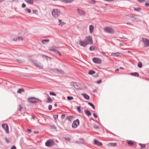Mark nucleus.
<instances>
[{
    "mask_svg": "<svg viewBox=\"0 0 149 149\" xmlns=\"http://www.w3.org/2000/svg\"><path fill=\"white\" fill-rule=\"evenodd\" d=\"M52 13L53 17L57 18L60 14V10L57 8L54 9L52 10Z\"/></svg>",
    "mask_w": 149,
    "mask_h": 149,
    "instance_id": "f257e3e1",
    "label": "nucleus"
},
{
    "mask_svg": "<svg viewBox=\"0 0 149 149\" xmlns=\"http://www.w3.org/2000/svg\"><path fill=\"white\" fill-rule=\"evenodd\" d=\"M27 100L29 103H36L41 101L39 99L34 97H29L28 98Z\"/></svg>",
    "mask_w": 149,
    "mask_h": 149,
    "instance_id": "f03ea898",
    "label": "nucleus"
},
{
    "mask_svg": "<svg viewBox=\"0 0 149 149\" xmlns=\"http://www.w3.org/2000/svg\"><path fill=\"white\" fill-rule=\"evenodd\" d=\"M104 32L108 33L113 34L114 32V31L113 29L109 27H106L104 29Z\"/></svg>",
    "mask_w": 149,
    "mask_h": 149,
    "instance_id": "7ed1b4c3",
    "label": "nucleus"
},
{
    "mask_svg": "<svg viewBox=\"0 0 149 149\" xmlns=\"http://www.w3.org/2000/svg\"><path fill=\"white\" fill-rule=\"evenodd\" d=\"M54 144V141L51 139H49L45 143V145L48 147H51Z\"/></svg>",
    "mask_w": 149,
    "mask_h": 149,
    "instance_id": "20e7f679",
    "label": "nucleus"
},
{
    "mask_svg": "<svg viewBox=\"0 0 149 149\" xmlns=\"http://www.w3.org/2000/svg\"><path fill=\"white\" fill-rule=\"evenodd\" d=\"M85 41L86 42H88V44L90 43L92 44L93 43V41L92 40V37L90 36H86V37Z\"/></svg>",
    "mask_w": 149,
    "mask_h": 149,
    "instance_id": "39448f33",
    "label": "nucleus"
},
{
    "mask_svg": "<svg viewBox=\"0 0 149 149\" xmlns=\"http://www.w3.org/2000/svg\"><path fill=\"white\" fill-rule=\"evenodd\" d=\"M142 40L144 43L145 47H148L149 46V40L145 38H142Z\"/></svg>",
    "mask_w": 149,
    "mask_h": 149,
    "instance_id": "423d86ee",
    "label": "nucleus"
},
{
    "mask_svg": "<svg viewBox=\"0 0 149 149\" xmlns=\"http://www.w3.org/2000/svg\"><path fill=\"white\" fill-rule=\"evenodd\" d=\"M79 122L78 119L74 121L72 124V127L74 128H77L79 125Z\"/></svg>",
    "mask_w": 149,
    "mask_h": 149,
    "instance_id": "0eeeda50",
    "label": "nucleus"
},
{
    "mask_svg": "<svg viewBox=\"0 0 149 149\" xmlns=\"http://www.w3.org/2000/svg\"><path fill=\"white\" fill-rule=\"evenodd\" d=\"M2 127L4 129L6 133L7 134H8L9 133V130L8 125L6 124H2Z\"/></svg>",
    "mask_w": 149,
    "mask_h": 149,
    "instance_id": "6e6552de",
    "label": "nucleus"
},
{
    "mask_svg": "<svg viewBox=\"0 0 149 149\" xmlns=\"http://www.w3.org/2000/svg\"><path fill=\"white\" fill-rule=\"evenodd\" d=\"M93 61L94 63L97 64L100 63L102 61V60L100 58L97 57L93 58Z\"/></svg>",
    "mask_w": 149,
    "mask_h": 149,
    "instance_id": "1a4fd4ad",
    "label": "nucleus"
},
{
    "mask_svg": "<svg viewBox=\"0 0 149 149\" xmlns=\"http://www.w3.org/2000/svg\"><path fill=\"white\" fill-rule=\"evenodd\" d=\"M79 44L80 45L84 47L88 45V42H86V41L82 40H80L79 41Z\"/></svg>",
    "mask_w": 149,
    "mask_h": 149,
    "instance_id": "9d476101",
    "label": "nucleus"
},
{
    "mask_svg": "<svg viewBox=\"0 0 149 149\" xmlns=\"http://www.w3.org/2000/svg\"><path fill=\"white\" fill-rule=\"evenodd\" d=\"M34 65L40 69H42L43 68V66L40 63H34Z\"/></svg>",
    "mask_w": 149,
    "mask_h": 149,
    "instance_id": "9b49d317",
    "label": "nucleus"
},
{
    "mask_svg": "<svg viewBox=\"0 0 149 149\" xmlns=\"http://www.w3.org/2000/svg\"><path fill=\"white\" fill-rule=\"evenodd\" d=\"M79 14L81 15H84L85 14V13L81 9H78V10Z\"/></svg>",
    "mask_w": 149,
    "mask_h": 149,
    "instance_id": "f8f14e48",
    "label": "nucleus"
},
{
    "mask_svg": "<svg viewBox=\"0 0 149 149\" xmlns=\"http://www.w3.org/2000/svg\"><path fill=\"white\" fill-rule=\"evenodd\" d=\"M89 29L90 33H92L94 29V27L92 25H91L89 26Z\"/></svg>",
    "mask_w": 149,
    "mask_h": 149,
    "instance_id": "ddd939ff",
    "label": "nucleus"
},
{
    "mask_svg": "<svg viewBox=\"0 0 149 149\" xmlns=\"http://www.w3.org/2000/svg\"><path fill=\"white\" fill-rule=\"evenodd\" d=\"M81 95L84 97V98L87 100L89 99V96L86 94L85 93H81Z\"/></svg>",
    "mask_w": 149,
    "mask_h": 149,
    "instance_id": "4468645a",
    "label": "nucleus"
},
{
    "mask_svg": "<svg viewBox=\"0 0 149 149\" xmlns=\"http://www.w3.org/2000/svg\"><path fill=\"white\" fill-rule=\"evenodd\" d=\"M95 143L98 146H102V143L101 142H100L97 140H95Z\"/></svg>",
    "mask_w": 149,
    "mask_h": 149,
    "instance_id": "2eb2a0df",
    "label": "nucleus"
},
{
    "mask_svg": "<svg viewBox=\"0 0 149 149\" xmlns=\"http://www.w3.org/2000/svg\"><path fill=\"white\" fill-rule=\"evenodd\" d=\"M17 39L19 41H22L23 40V38H22V37L21 36H19L18 37L17 39V38H15L13 39V40H14L15 41H16L17 40Z\"/></svg>",
    "mask_w": 149,
    "mask_h": 149,
    "instance_id": "dca6fc26",
    "label": "nucleus"
},
{
    "mask_svg": "<svg viewBox=\"0 0 149 149\" xmlns=\"http://www.w3.org/2000/svg\"><path fill=\"white\" fill-rule=\"evenodd\" d=\"M24 1L28 4H32L33 3V0H24Z\"/></svg>",
    "mask_w": 149,
    "mask_h": 149,
    "instance_id": "f3484780",
    "label": "nucleus"
},
{
    "mask_svg": "<svg viewBox=\"0 0 149 149\" xmlns=\"http://www.w3.org/2000/svg\"><path fill=\"white\" fill-rule=\"evenodd\" d=\"M117 143H110L108 144V145L109 146H116L117 145Z\"/></svg>",
    "mask_w": 149,
    "mask_h": 149,
    "instance_id": "a211bd4d",
    "label": "nucleus"
},
{
    "mask_svg": "<svg viewBox=\"0 0 149 149\" xmlns=\"http://www.w3.org/2000/svg\"><path fill=\"white\" fill-rule=\"evenodd\" d=\"M128 144L131 146H132L134 145V143L131 141H127Z\"/></svg>",
    "mask_w": 149,
    "mask_h": 149,
    "instance_id": "6ab92c4d",
    "label": "nucleus"
},
{
    "mask_svg": "<svg viewBox=\"0 0 149 149\" xmlns=\"http://www.w3.org/2000/svg\"><path fill=\"white\" fill-rule=\"evenodd\" d=\"M131 74L132 75L134 76H136L137 77H139V73L137 72L131 73Z\"/></svg>",
    "mask_w": 149,
    "mask_h": 149,
    "instance_id": "aec40b11",
    "label": "nucleus"
},
{
    "mask_svg": "<svg viewBox=\"0 0 149 149\" xmlns=\"http://www.w3.org/2000/svg\"><path fill=\"white\" fill-rule=\"evenodd\" d=\"M47 102L49 103H52V100L50 97H47Z\"/></svg>",
    "mask_w": 149,
    "mask_h": 149,
    "instance_id": "412c9836",
    "label": "nucleus"
},
{
    "mask_svg": "<svg viewBox=\"0 0 149 149\" xmlns=\"http://www.w3.org/2000/svg\"><path fill=\"white\" fill-rule=\"evenodd\" d=\"M24 90L23 88L19 89L17 91V93H20L22 92H24Z\"/></svg>",
    "mask_w": 149,
    "mask_h": 149,
    "instance_id": "4be33fe9",
    "label": "nucleus"
},
{
    "mask_svg": "<svg viewBox=\"0 0 149 149\" xmlns=\"http://www.w3.org/2000/svg\"><path fill=\"white\" fill-rule=\"evenodd\" d=\"M85 114L88 116H90L91 115V113L88 110H86L85 111Z\"/></svg>",
    "mask_w": 149,
    "mask_h": 149,
    "instance_id": "5701e85b",
    "label": "nucleus"
},
{
    "mask_svg": "<svg viewBox=\"0 0 149 149\" xmlns=\"http://www.w3.org/2000/svg\"><path fill=\"white\" fill-rule=\"evenodd\" d=\"M49 41L48 39L42 40V44H45V42H48Z\"/></svg>",
    "mask_w": 149,
    "mask_h": 149,
    "instance_id": "b1692460",
    "label": "nucleus"
},
{
    "mask_svg": "<svg viewBox=\"0 0 149 149\" xmlns=\"http://www.w3.org/2000/svg\"><path fill=\"white\" fill-rule=\"evenodd\" d=\"M111 56H119V53H112Z\"/></svg>",
    "mask_w": 149,
    "mask_h": 149,
    "instance_id": "393cba45",
    "label": "nucleus"
},
{
    "mask_svg": "<svg viewBox=\"0 0 149 149\" xmlns=\"http://www.w3.org/2000/svg\"><path fill=\"white\" fill-rule=\"evenodd\" d=\"M73 118V117L72 116H68L66 117V118L67 120H71Z\"/></svg>",
    "mask_w": 149,
    "mask_h": 149,
    "instance_id": "a878e982",
    "label": "nucleus"
},
{
    "mask_svg": "<svg viewBox=\"0 0 149 149\" xmlns=\"http://www.w3.org/2000/svg\"><path fill=\"white\" fill-rule=\"evenodd\" d=\"M74 0H66L65 3H70L73 1Z\"/></svg>",
    "mask_w": 149,
    "mask_h": 149,
    "instance_id": "bb28decb",
    "label": "nucleus"
},
{
    "mask_svg": "<svg viewBox=\"0 0 149 149\" xmlns=\"http://www.w3.org/2000/svg\"><path fill=\"white\" fill-rule=\"evenodd\" d=\"M95 73V71L92 70H90V71H89V72H88L89 74H91V75Z\"/></svg>",
    "mask_w": 149,
    "mask_h": 149,
    "instance_id": "cd10ccee",
    "label": "nucleus"
},
{
    "mask_svg": "<svg viewBox=\"0 0 149 149\" xmlns=\"http://www.w3.org/2000/svg\"><path fill=\"white\" fill-rule=\"evenodd\" d=\"M52 71L54 72H59V70L58 69H52Z\"/></svg>",
    "mask_w": 149,
    "mask_h": 149,
    "instance_id": "c85d7f7f",
    "label": "nucleus"
},
{
    "mask_svg": "<svg viewBox=\"0 0 149 149\" xmlns=\"http://www.w3.org/2000/svg\"><path fill=\"white\" fill-rule=\"evenodd\" d=\"M132 20L133 21H138V19L134 17H132Z\"/></svg>",
    "mask_w": 149,
    "mask_h": 149,
    "instance_id": "c756f323",
    "label": "nucleus"
},
{
    "mask_svg": "<svg viewBox=\"0 0 149 149\" xmlns=\"http://www.w3.org/2000/svg\"><path fill=\"white\" fill-rule=\"evenodd\" d=\"M88 104L91 106L93 109H95V107L94 105L91 102H88Z\"/></svg>",
    "mask_w": 149,
    "mask_h": 149,
    "instance_id": "7c9ffc66",
    "label": "nucleus"
},
{
    "mask_svg": "<svg viewBox=\"0 0 149 149\" xmlns=\"http://www.w3.org/2000/svg\"><path fill=\"white\" fill-rule=\"evenodd\" d=\"M139 145L141 147V148H145L146 146V145L145 144L140 143Z\"/></svg>",
    "mask_w": 149,
    "mask_h": 149,
    "instance_id": "2f4dec72",
    "label": "nucleus"
},
{
    "mask_svg": "<svg viewBox=\"0 0 149 149\" xmlns=\"http://www.w3.org/2000/svg\"><path fill=\"white\" fill-rule=\"evenodd\" d=\"M25 11L26 12H28L29 13H30L31 12V10L28 8H26L25 9Z\"/></svg>",
    "mask_w": 149,
    "mask_h": 149,
    "instance_id": "473e14b6",
    "label": "nucleus"
},
{
    "mask_svg": "<svg viewBox=\"0 0 149 149\" xmlns=\"http://www.w3.org/2000/svg\"><path fill=\"white\" fill-rule=\"evenodd\" d=\"M93 127L94 128L96 129H98L100 128V127L96 125H93Z\"/></svg>",
    "mask_w": 149,
    "mask_h": 149,
    "instance_id": "72a5a7b5",
    "label": "nucleus"
},
{
    "mask_svg": "<svg viewBox=\"0 0 149 149\" xmlns=\"http://www.w3.org/2000/svg\"><path fill=\"white\" fill-rule=\"evenodd\" d=\"M59 21L60 23L61 24V26H62L65 24V23L63 22L62 20L61 19H59Z\"/></svg>",
    "mask_w": 149,
    "mask_h": 149,
    "instance_id": "f704fd0d",
    "label": "nucleus"
},
{
    "mask_svg": "<svg viewBox=\"0 0 149 149\" xmlns=\"http://www.w3.org/2000/svg\"><path fill=\"white\" fill-rule=\"evenodd\" d=\"M59 72L62 74H64L65 73L64 71L62 70H59V72Z\"/></svg>",
    "mask_w": 149,
    "mask_h": 149,
    "instance_id": "c9c22d12",
    "label": "nucleus"
},
{
    "mask_svg": "<svg viewBox=\"0 0 149 149\" xmlns=\"http://www.w3.org/2000/svg\"><path fill=\"white\" fill-rule=\"evenodd\" d=\"M138 66L139 68H141L142 67V63L141 62H139L138 64Z\"/></svg>",
    "mask_w": 149,
    "mask_h": 149,
    "instance_id": "e433bc0d",
    "label": "nucleus"
},
{
    "mask_svg": "<svg viewBox=\"0 0 149 149\" xmlns=\"http://www.w3.org/2000/svg\"><path fill=\"white\" fill-rule=\"evenodd\" d=\"M89 49H90V50L91 51L95 49V47L94 46H91L90 47Z\"/></svg>",
    "mask_w": 149,
    "mask_h": 149,
    "instance_id": "4c0bfd02",
    "label": "nucleus"
},
{
    "mask_svg": "<svg viewBox=\"0 0 149 149\" xmlns=\"http://www.w3.org/2000/svg\"><path fill=\"white\" fill-rule=\"evenodd\" d=\"M49 94L51 95H53L54 96H56V94L53 92H51L49 93Z\"/></svg>",
    "mask_w": 149,
    "mask_h": 149,
    "instance_id": "58836bf2",
    "label": "nucleus"
},
{
    "mask_svg": "<svg viewBox=\"0 0 149 149\" xmlns=\"http://www.w3.org/2000/svg\"><path fill=\"white\" fill-rule=\"evenodd\" d=\"M55 53H56V54H58L60 56H61V54L60 52H59L57 50H56L55 51Z\"/></svg>",
    "mask_w": 149,
    "mask_h": 149,
    "instance_id": "ea45409f",
    "label": "nucleus"
},
{
    "mask_svg": "<svg viewBox=\"0 0 149 149\" xmlns=\"http://www.w3.org/2000/svg\"><path fill=\"white\" fill-rule=\"evenodd\" d=\"M67 99L68 100H72L73 99V97H72L68 96L67 97Z\"/></svg>",
    "mask_w": 149,
    "mask_h": 149,
    "instance_id": "a19ab883",
    "label": "nucleus"
},
{
    "mask_svg": "<svg viewBox=\"0 0 149 149\" xmlns=\"http://www.w3.org/2000/svg\"><path fill=\"white\" fill-rule=\"evenodd\" d=\"M22 107L21 106V105H19V111H21L22 109Z\"/></svg>",
    "mask_w": 149,
    "mask_h": 149,
    "instance_id": "79ce46f5",
    "label": "nucleus"
},
{
    "mask_svg": "<svg viewBox=\"0 0 149 149\" xmlns=\"http://www.w3.org/2000/svg\"><path fill=\"white\" fill-rule=\"evenodd\" d=\"M64 139L67 142H69L70 141V139L69 138H67L65 137L64 138Z\"/></svg>",
    "mask_w": 149,
    "mask_h": 149,
    "instance_id": "37998d69",
    "label": "nucleus"
},
{
    "mask_svg": "<svg viewBox=\"0 0 149 149\" xmlns=\"http://www.w3.org/2000/svg\"><path fill=\"white\" fill-rule=\"evenodd\" d=\"M134 10H135L139 11L141 10V9L140 8H134Z\"/></svg>",
    "mask_w": 149,
    "mask_h": 149,
    "instance_id": "c03bdc74",
    "label": "nucleus"
},
{
    "mask_svg": "<svg viewBox=\"0 0 149 149\" xmlns=\"http://www.w3.org/2000/svg\"><path fill=\"white\" fill-rule=\"evenodd\" d=\"M53 117L55 119V120H56V119L58 118V115H54L53 116Z\"/></svg>",
    "mask_w": 149,
    "mask_h": 149,
    "instance_id": "a18cd8bd",
    "label": "nucleus"
},
{
    "mask_svg": "<svg viewBox=\"0 0 149 149\" xmlns=\"http://www.w3.org/2000/svg\"><path fill=\"white\" fill-rule=\"evenodd\" d=\"M80 108H81V107L79 106V107H78L77 108V109L78 111H79V113H80L81 112V109H80Z\"/></svg>",
    "mask_w": 149,
    "mask_h": 149,
    "instance_id": "49530a36",
    "label": "nucleus"
},
{
    "mask_svg": "<svg viewBox=\"0 0 149 149\" xmlns=\"http://www.w3.org/2000/svg\"><path fill=\"white\" fill-rule=\"evenodd\" d=\"M38 10H33V13L36 14L37 13Z\"/></svg>",
    "mask_w": 149,
    "mask_h": 149,
    "instance_id": "de8ad7c7",
    "label": "nucleus"
},
{
    "mask_svg": "<svg viewBox=\"0 0 149 149\" xmlns=\"http://www.w3.org/2000/svg\"><path fill=\"white\" fill-rule=\"evenodd\" d=\"M49 50L51 51H54L55 52V51L56 50L54 48H52V49H49Z\"/></svg>",
    "mask_w": 149,
    "mask_h": 149,
    "instance_id": "09e8293b",
    "label": "nucleus"
},
{
    "mask_svg": "<svg viewBox=\"0 0 149 149\" xmlns=\"http://www.w3.org/2000/svg\"><path fill=\"white\" fill-rule=\"evenodd\" d=\"M138 0V1H139V2H141V3L145 2L146 1V0Z\"/></svg>",
    "mask_w": 149,
    "mask_h": 149,
    "instance_id": "8fccbe9b",
    "label": "nucleus"
},
{
    "mask_svg": "<svg viewBox=\"0 0 149 149\" xmlns=\"http://www.w3.org/2000/svg\"><path fill=\"white\" fill-rule=\"evenodd\" d=\"M52 106L51 105H49V106L48 109L49 110H51L52 109Z\"/></svg>",
    "mask_w": 149,
    "mask_h": 149,
    "instance_id": "3c124183",
    "label": "nucleus"
},
{
    "mask_svg": "<svg viewBox=\"0 0 149 149\" xmlns=\"http://www.w3.org/2000/svg\"><path fill=\"white\" fill-rule=\"evenodd\" d=\"M145 6L146 7H148L149 6V3L146 2L145 3Z\"/></svg>",
    "mask_w": 149,
    "mask_h": 149,
    "instance_id": "603ef678",
    "label": "nucleus"
},
{
    "mask_svg": "<svg viewBox=\"0 0 149 149\" xmlns=\"http://www.w3.org/2000/svg\"><path fill=\"white\" fill-rule=\"evenodd\" d=\"M22 8H24L26 7V5L24 3H23L22 4Z\"/></svg>",
    "mask_w": 149,
    "mask_h": 149,
    "instance_id": "864d4df0",
    "label": "nucleus"
},
{
    "mask_svg": "<svg viewBox=\"0 0 149 149\" xmlns=\"http://www.w3.org/2000/svg\"><path fill=\"white\" fill-rule=\"evenodd\" d=\"M65 114H63L61 115V118L62 119H63L65 117Z\"/></svg>",
    "mask_w": 149,
    "mask_h": 149,
    "instance_id": "5fc2aeb1",
    "label": "nucleus"
},
{
    "mask_svg": "<svg viewBox=\"0 0 149 149\" xmlns=\"http://www.w3.org/2000/svg\"><path fill=\"white\" fill-rule=\"evenodd\" d=\"M16 147L14 146L11 147V149H16Z\"/></svg>",
    "mask_w": 149,
    "mask_h": 149,
    "instance_id": "6e6d98bb",
    "label": "nucleus"
},
{
    "mask_svg": "<svg viewBox=\"0 0 149 149\" xmlns=\"http://www.w3.org/2000/svg\"><path fill=\"white\" fill-rule=\"evenodd\" d=\"M93 115L94 116L95 118H97V115L95 113H93Z\"/></svg>",
    "mask_w": 149,
    "mask_h": 149,
    "instance_id": "4d7b16f0",
    "label": "nucleus"
},
{
    "mask_svg": "<svg viewBox=\"0 0 149 149\" xmlns=\"http://www.w3.org/2000/svg\"><path fill=\"white\" fill-rule=\"evenodd\" d=\"M101 82H102V80H100L97 81V83L98 84L100 83Z\"/></svg>",
    "mask_w": 149,
    "mask_h": 149,
    "instance_id": "13d9d810",
    "label": "nucleus"
},
{
    "mask_svg": "<svg viewBox=\"0 0 149 149\" xmlns=\"http://www.w3.org/2000/svg\"><path fill=\"white\" fill-rule=\"evenodd\" d=\"M27 131H28V132H29V133H31V130L30 129H28L27 130Z\"/></svg>",
    "mask_w": 149,
    "mask_h": 149,
    "instance_id": "bf43d9fd",
    "label": "nucleus"
},
{
    "mask_svg": "<svg viewBox=\"0 0 149 149\" xmlns=\"http://www.w3.org/2000/svg\"><path fill=\"white\" fill-rule=\"evenodd\" d=\"M119 70V69H117L115 70V72H117Z\"/></svg>",
    "mask_w": 149,
    "mask_h": 149,
    "instance_id": "052dcab7",
    "label": "nucleus"
},
{
    "mask_svg": "<svg viewBox=\"0 0 149 149\" xmlns=\"http://www.w3.org/2000/svg\"><path fill=\"white\" fill-rule=\"evenodd\" d=\"M61 1L65 3L66 0H61Z\"/></svg>",
    "mask_w": 149,
    "mask_h": 149,
    "instance_id": "680f3d73",
    "label": "nucleus"
},
{
    "mask_svg": "<svg viewBox=\"0 0 149 149\" xmlns=\"http://www.w3.org/2000/svg\"><path fill=\"white\" fill-rule=\"evenodd\" d=\"M120 69H122V70H123L124 69V68L122 67H120Z\"/></svg>",
    "mask_w": 149,
    "mask_h": 149,
    "instance_id": "e2e57ef3",
    "label": "nucleus"
},
{
    "mask_svg": "<svg viewBox=\"0 0 149 149\" xmlns=\"http://www.w3.org/2000/svg\"><path fill=\"white\" fill-rule=\"evenodd\" d=\"M5 139H6V142L7 143H8V140H7V139L6 138H5Z\"/></svg>",
    "mask_w": 149,
    "mask_h": 149,
    "instance_id": "0e129e2a",
    "label": "nucleus"
},
{
    "mask_svg": "<svg viewBox=\"0 0 149 149\" xmlns=\"http://www.w3.org/2000/svg\"><path fill=\"white\" fill-rule=\"evenodd\" d=\"M127 24H129V25H131V24L130 23H127Z\"/></svg>",
    "mask_w": 149,
    "mask_h": 149,
    "instance_id": "69168bd1",
    "label": "nucleus"
},
{
    "mask_svg": "<svg viewBox=\"0 0 149 149\" xmlns=\"http://www.w3.org/2000/svg\"><path fill=\"white\" fill-rule=\"evenodd\" d=\"M4 1V0H0V2H2Z\"/></svg>",
    "mask_w": 149,
    "mask_h": 149,
    "instance_id": "338daca9",
    "label": "nucleus"
},
{
    "mask_svg": "<svg viewBox=\"0 0 149 149\" xmlns=\"http://www.w3.org/2000/svg\"><path fill=\"white\" fill-rule=\"evenodd\" d=\"M54 106H55V107H56V106H57V104H54Z\"/></svg>",
    "mask_w": 149,
    "mask_h": 149,
    "instance_id": "774afa93",
    "label": "nucleus"
}]
</instances>
